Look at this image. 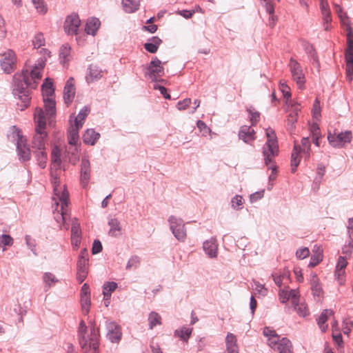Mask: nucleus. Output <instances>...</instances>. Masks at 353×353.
<instances>
[{"mask_svg": "<svg viewBox=\"0 0 353 353\" xmlns=\"http://www.w3.org/2000/svg\"><path fill=\"white\" fill-rule=\"evenodd\" d=\"M60 165L59 151L57 148H54L52 152L51 159V181L54 187L52 200L55 205L53 216L54 220L60 225V229L68 230L69 224L67 221L70 218L68 210L69 194L65 185H61L59 181V175L61 173Z\"/></svg>", "mask_w": 353, "mask_h": 353, "instance_id": "f257e3e1", "label": "nucleus"}, {"mask_svg": "<svg viewBox=\"0 0 353 353\" xmlns=\"http://www.w3.org/2000/svg\"><path fill=\"white\" fill-rule=\"evenodd\" d=\"M34 122L35 125V134L32 139V148L35 150L45 149L47 132L46 131L47 122L44 110L41 108H37L34 113Z\"/></svg>", "mask_w": 353, "mask_h": 353, "instance_id": "f03ea898", "label": "nucleus"}, {"mask_svg": "<svg viewBox=\"0 0 353 353\" xmlns=\"http://www.w3.org/2000/svg\"><path fill=\"white\" fill-rule=\"evenodd\" d=\"M79 343L85 353L92 351L93 353H98L99 347V330L93 325L90 328V334H87V327L83 321L79 324L78 330Z\"/></svg>", "mask_w": 353, "mask_h": 353, "instance_id": "7ed1b4c3", "label": "nucleus"}, {"mask_svg": "<svg viewBox=\"0 0 353 353\" xmlns=\"http://www.w3.org/2000/svg\"><path fill=\"white\" fill-rule=\"evenodd\" d=\"M279 300L285 303L289 300L294 306V310L301 316H305L309 314V310L304 302L300 301V293L298 290H292L290 288L281 290L279 292Z\"/></svg>", "mask_w": 353, "mask_h": 353, "instance_id": "20e7f679", "label": "nucleus"}, {"mask_svg": "<svg viewBox=\"0 0 353 353\" xmlns=\"http://www.w3.org/2000/svg\"><path fill=\"white\" fill-rule=\"evenodd\" d=\"M41 90L45 108V115L48 117L49 123H50L51 119L56 113L54 90L53 88L52 81L50 79H46L42 85Z\"/></svg>", "mask_w": 353, "mask_h": 353, "instance_id": "39448f33", "label": "nucleus"}, {"mask_svg": "<svg viewBox=\"0 0 353 353\" xmlns=\"http://www.w3.org/2000/svg\"><path fill=\"white\" fill-rule=\"evenodd\" d=\"M263 334L268 337V344L271 348L279 353H293L292 345L290 341L286 338L280 339L275 330L270 327H265Z\"/></svg>", "mask_w": 353, "mask_h": 353, "instance_id": "423d86ee", "label": "nucleus"}, {"mask_svg": "<svg viewBox=\"0 0 353 353\" xmlns=\"http://www.w3.org/2000/svg\"><path fill=\"white\" fill-rule=\"evenodd\" d=\"M311 143L308 137L301 139V144L294 142V148L291 154V172H295L301 161V154L305 160L310 157Z\"/></svg>", "mask_w": 353, "mask_h": 353, "instance_id": "0eeeda50", "label": "nucleus"}, {"mask_svg": "<svg viewBox=\"0 0 353 353\" xmlns=\"http://www.w3.org/2000/svg\"><path fill=\"white\" fill-rule=\"evenodd\" d=\"M268 141L263 147V156L265 163L270 168L274 170L275 166L273 163V158L278 154L279 146L274 131L271 128L266 130Z\"/></svg>", "mask_w": 353, "mask_h": 353, "instance_id": "6e6552de", "label": "nucleus"}, {"mask_svg": "<svg viewBox=\"0 0 353 353\" xmlns=\"http://www.w3.org/2000/svg\"><path fill=\"white\" fill-rule=\"evenodd\" d=\"M45 66V61H39L30 70L26 69L22 72V79L28 88L34 89L37 88L42 77V72Z\"/></svg>", "mask_w": 353, "mask_h": 353, "instance_id": "1a4fd4ad", "label": "nucleus"}, {"mask_svg": "<svg viewBox=\"0 0 353 353\" xmlns=\"http://www.w3.org/2000/svg\"><path fill=\"white\" fill-rule=\"evenodd\" d=\"M1 69L6 73L12 72L17 68V57L14 52L8 50L3 53L0 59Z\"/></svg>", "mask_w": 353, "mask_h": 353, "instance_id": "9d476101", "label": "nucleus"}, {"mask_svg": "<svg viewBox=\"0 0 353 353\" xmlns=\"http://www.w3.org/2000/svg\"><path fill=\"white\" fill-rule=\"evenodd\" d=\"M289 68L293 80L296 81L299 88H303L305 78L301 64L296 60L291 58L289 63Z\"/></svg>", "mask_w": 353, "mask_h": 353, "instance_id": "9b49d317", "label": "nucleus"}, {"mask_svg": "<svg viewBox=\"0 0 353 353\" xmlns=\"http://www.w3.org/2000/svg\"><path fill=\"white\" fill-rule=\"evenodd\" d=\"M170 229L174 236L181 241H184L186 238V230L183 221L176 216H172L169 219Z\"/></svg>", "mask_w": 353, "mask_h": 353, "instance_id": "f8f14e48", "label": "nucleus"}, {"mask_svg": "<svg viewBox=\"0 0 353 353\" xmlns=\"http://www.w3.org/2000/svg\"><path fill=\"white\" fill-rule=\"evenodd\" d=\"M147 75L152 81H159L164 75L163 63L157 57H154L150 63Z\"/></svg>", "mask_w": 353, "mask_h": 353, "instance_id": "ddd939ff", "label": "nucleus"}, {"mask_svg": "<svg viewBox=\"0 0 353 353\" xmlns=\"http://www.w3.org/2000/svg\"><path fill=\"white\" fill-rule=\"evenodd\" d=\"M352 139L351 131H345L338 134L328 133L327 140L331 145L335 148H342L347 143H350Z\"/></svg>", "mask_w": 353, "mask_h": 353, "instance_id": "4468645a", "label": "nucleus"}, {"mask_svg": "<svg viewBox=\"0 0 353 353\" xmlns=\"http://www.w3.org/2000/svg\"><path fill=\"white\" fill-rule=\"evenodd\" d=\"M14 94L17 96L18 102L17 105L20 110H23L27 108L30 103V90L29 88H24L23 85L21 86L17 85V88L14 89Z\"/></svg>", "mask_w": 353, "mask_h": 353, "instance_id": "2eb2a0df", "label": "nucleus"}, {"mask_svg": "<svg viewBox=\"0 0 353 353\" xmlns=\"http://www.w3.org/2000/svg\"><path fill=\"white\" fill-rule=\"evenodd\" d=\"M85 254L87 255L86 250H81L77 261V279L79 283H82L85 279L88 273V259Z\"/></svg>", "mask_w": 353, "mask_h": 353, "instance_id": "dca6fc26", "label": "nucleus"}, {"mask_svg": "<svg viewBox=\"0 0 353 353\" xmlns=\"http://www.w3.org/2000/svg\"><path fill=\"white\" fill-rule=\"evenodd\" d=\"M105 73H106V71L103 70L98 64L92 63L87 69L85 80L88 83L94 82L102 78Z\"/></svg>", "mask_w": 353, "mask_h": 353, "instance_id": "f3484780", "label": "nucleus"}, {"mask_svg": "<svg viewBox=\"0 0 353 353\" xmlns=\"http://www.w3.org/2000/svg\"><path fill=\"white\" fill-rule=\"evenodd\" d=\"M80 24L81 21L79 16L72 14L67 17L64 23V29L69 34H77Z\"/></svg>", "mask_w": 353, "mask_h": 353, "instance_id": "a211bd4d", "label": "nucleus"}, {"mask_svg": "<svg viewBox=\"0 0 353 353\" xmlns=\"http://www.w3.org/2000/svg\"><path fill=\"white\" fill-rule=\"evenodd\" d=\"M239 139L250 144L256 139V132L250 126L243 125L239 132Z\"/></svg>", "mask_w": 353, "mask_h": 353, "instance_id": "6ab92c4d", "label": "nucleus"}, {"mask_svg": "<svg viewBox=\"0 0 353 353\" xmlns=\"http://www.w3.org/2000/svg\"><path fill=\"white\" fill-rule=\"evenodd\" d=\"M75 94V88L74 85V79L70 78L66 83L64 91H63V99L65 103L69 105L73 100Z\"/></svg>", "mask_w": 353, "mask_h": 353, "instance_id": "aec40b11", "label": "nucleus"}, {"mask_svg": "<svg viewBox=\"0 0 353 353\" xmlns=\"http://www.w3.org/2000/svg\"><path fill=\"white\" fill-rule=\"evenodd\" d=\"M108 336L112 342H118L121 337V328L115 323L110 322L107 325Z\"/></svg>", "mask_w": 353, "mask_h": 353, "instance_id": "412c9836", "label": "nucleus"}, {"mask_svg": "<svg viewBox=\"0 0 353 353\" xmlns=\"http://www.w3.org/2000/svg\"><path fill=\"white\" fill-rule=\"evenodd\" d=\"M273 280L276 285L280 288V290L288 288L285 286L290 281V273L289 272H283L282 274L280 272H274L272 274Z\"/></svg>", "mask_w": 353, "mask_h": 353, "instance_id": "4be33fe9", "label": "nucleus"}, {"mask_svg": "<svg viewBox=\"0 0 353 353\" xmlns=\"http://www.w3.org/2000/svg\"><path fill=\"white\" fill-rule=\"evenodd\" d=\"M320 7L324 21V28L325 30H328L330 29L329 23L332 21V18L327 0H321Z\"/></svg>", "mask_w": 353, "mask_h": 353, "instance_id": "5701e85b", "label": "nucleus"}, {"mask_svg": "<svg viewBox=\"0 0 353 353\" xmlns=\"http://www.w3.org/2000/svg\"><path fill=\"white\" fill-rule=\"evenodd\" d=\"M203 250L210 258H215L217 256L218 245L214 239H210L203 243Z\"/></svg>", "mask_w": 353, "mask_h": 353, "instance_id": "b1692460", "label": "nucleus"}, {"mask_svg": "<svg viewBox=\"0 0 353 353\" xmlns=\"http://www.w3.org/2000/svg\"><path fill=\"white\" fill-rule=\"evenodd\" d=\"M81 127L71 124L68 130V139L70 145H77L79 141V130Z\"/></svg>", "mask_w": 353, "mask_h": 353, "instance_id": "393cba45", "label": "nucleus"}, {"mask_svg": "<svg viewBox=\"0 0 353 353\" xmlns=\"http://www.w3.org/2000/svg\"><path fill=\"white\" fill-rule=\"evenodd\" d=\"M226 351L228 353H239V348L236 345V337L232 333H228L226 339Z\"/></svg>", "mask_w": 353, "mask_h": 353, "instance_id": "a878e982", "label": "nucleus"}, {"mask_svg": "<svg viewBox=\"0 0 353 353\" xmlns=\"http://www.w3.org/2000/svg\"><path fill=\"white\" fill-rule=\"evenodd\" d=\"M100 134L93 129L87 130L83 135V142L86 144L93 145L99 139Z\"/></svg>", "mask_w": 353, "mask_h": 353, "instance_id": "bb28decb", "label": "nucleus"}, {"mask_svg": "<svg viewBox=\"0 0 353 353\" xmlns=\"http://www.w3.org/2000/svg\"><path fill=\"white\" fill-rule=\"evenodd\" d=\"M334 312L331 310H324L319 319H317V323L322 332H325L327 330V325L325 324L329 316H332Z\"/></svg>", "mask_w": 353, "mask_h": 353, "instance_id": "cd10ccee", "label": "nucleus"}, {"mask_svg": "<svg viewBox=\"0 0 353 353\" xmlns=\"http://www.w3.org/2000/svg\"><path fill=\"white\" fill-rule=\"evenodd\" d=\"M311 283V289L312 290L313 295L314 296H322L323 292L321 288V286L319 284V279L316 274H313L311 276L310 279Z\"/></svg>", "mask_w": 353, "mask_h": 353, "instance_id": "c85d7f7f", "label": "nucleus"}, {"mask_svg": "<svg viewBox=\"0 0 353 353\" xmlns=\"http://www.w3.org/2000/svg\"><path fill=\"white\" fill-rule=\"evenodd\" d=\"M90 178V162L86 158H83L81 163V179L86 183Z\"/></svg>", "mask_w": 353, "mask_h": 353, "instance_id": "c756f323", "label": "nucleus"}, {"mask_svg": "<svg viewBox=\"0 0 353 353\" xmlns=\"http://www.w3.org/2000/svg\"><path fill=\"white\" fill-rule=\"evenodd\" d=\"M100 21L97 18H91L88 20L85 30L88 34L94 35L100 26Z\"/></svg>", "mask_w": 353, "mask_h": 353, "instance_id": "7c9ffc66", "label": "nucleus"}, {"mask_svg": "<svg viewBox=\"0 0 353 353\" xmlns=\"http://www.w3.org/2000/svg\"><path fill=\"white\" fill-rule=\"evenodd\" d=\"M122 5L126 12L132 13L139 9V0H123Z\"/></svg>", "mask_w": 353, "mask_h": 353, "instance_id": "2f4dec72", "label": "nucleus"}, {"mask_svg": "<svg viewBox=\"0 0 353 353\" xmlns=\"http://www.w3.org/2000/svg\"><path fill=\"white\" fill-rule=\"evenodd\" d=\"M70 51L71 48L68 45H63L60 49L59 57L63 66H65L70 60Z\"/></svg>", "mask_w": 353, "mask_h": 353, "instance_id": "473e14b6", "label": "nucleus"}, {"mask_svg": "<svg viewBox=\"0 0 353 353\" xmlns=\"http://www.w3.org/2000/svg\"><path fill=\"white\" fill-rule=\"evenodd\" d=\"M161 43V40L159 37H154L150 42L145 43L144 47L150 53H155Z\"/></svg>", "mask_w": 353, "mask_h": 353, "instance_id": "72a5a7b5", "label": "nucleus"}, {"mask_svg": "<svg viewBox=\"0 0 353 353\" xmlns=\"http://www.w3.org/2000/svg\"><path fill=\"white\" fill-rule=\"evenodd\" d=\"M90 111V109L88 107H83L75 118L74 124L82 128L84 121L88 115Z\"/></svg>", "mask_w": 353, "mask_h": 353, "instance_id": "f704fd0d", "label": "nucleus"}, {"mask_svg": "<svg viewBox=\"0 0 353 353\" xmlns=\"http://www.w3.org/2000/svg\"><path fill=\"white\" fill-rule=\"evenodd\" d=\"M345 61H346V74L347 78L349 81L352 79V76L353 75V54L350 53L345 54Z\"/></svg>", "mask_w": 353, "mask_h": 353, "instance_id": "c9c22d12", "label": "nucleus"}, {"mask_svg": "<svg viewBox=\"0 0 353 353\" xmlns=\"http://www.w3.org/2000/svg\"><path fill=\"white\" fill-rule=\"evenodd\" d=\"M13 137L17 141V148H21V146L27 145V140L25 137L23 136L21 131L13 126Z\"/></svg>", "mask_w": 353, "mask_h": 353, "instance_id": "e433bc0d", "label": "nucleus"}, {"mask_svg": "<svg viewBox=\"0 0 353 353\" xmlns=\"http://www.w3.org/2000/svg\"><path fill=\"white\" fill-rule=\"evenodd\" d=\"M347 32V46L345 49V54L350 53L353 54V30L350 26L345 28Z\"/></svg>", "mask_w": 353, "mask_h": 353, "instance_id": "4c0bfd02", "label": "nucleus"}, {"mask_svg": "<svg viewBox=\"0 0 353 353\" xmlns=\"http://www.w3.org/2000/svg\"><path fill=\"white\" fill-rule=\"evenodd\" d=\"M109 225L110 226L109 230V234L112 236H117L121 234V227L119 221L116 219H112L109 221Z\"/></svg>", "mask_w": 353, "mask_h": 353, "instance_id": "58836bf2", "label": "nucleus"}, {"mask_svg": "<svg viewBox=\"0 0 353 353\" xmlns=\"http://www.w3.org/2000/svg\"><path fill=\"white\" fill-rule=\"evenodd\" d=\"M34 152L38 161L39 165L41 168H46L47 162V152H46V148L37 149Z\"/></svg>", "mask_w": 353, "mask_h": 353, "instance_id": "ea45409f", "label": "nucleus"}, {"mask_svg": "<svg viewBox=\"0 0 353 353\" xmlns=\"http://www.w3.org/2000/svg\"><path fill=\"white\" fill-rule=\"evenodd\" d=\"M335 6V12L338 14L339 18L340 19L341 23L345 28L347 26H350V19L347 17V14L343 11V9L339 5H334Z\"/></svg>", "mask_w": 353, "mask_h": 353, "instance_id": "a19ab883", "label": "nucleus"}, {"mask_svg": "<svg viewBox=\"0 0 353 353\" xmlns=\"http://www.w3.org/2000/svg\"><path fill=\"white\" fill-rule=\"evenodd\" d=\"M117 288V284L115 282H107L103 285V294L105 299L108 300L110 298L111 293L114 292Z\"/></svg>", "mask_w": 353, "mask_h": 353, "instance_id": "79ce46f5", "label": "nucleus"}, {"mask_svg": "<svg viewBox=\"0 0 353 353\" xmlns=\"http://www.w3.org/2000/svg\"><path fill=\"white\" fill-rule=\"evenodd\" d=\"M148 321L150 328L152 329L155 325H160L161 323V317L158 313L152 312L150 314Z\"/></svg>", "mask_w": 353, "mask_h": 353, "instance_id": "37998d69", "label": "nucleus"}, {"mask_svg": "<svg viewBox=\"0 0 353 353\" xmlns=\"http://www.w3.org/2000/svg\"><path fill=\"white\" fill-rule=\"evenodd\" d=\"M71 236H81L80 223L76 218L72 221Z\"/></svg>", "mask_w": 353, "mask_h": 353, "instance_id": "c03bdc74", "label": "nucleus"}, {"mask_svg": "<svg viewBox=\"0 0 353 353\" xmlns=\"http://www.w3.org/2000/svg\"><path fill=\"white\" fill-rule=\"evenodd\" d=\"M192 329L183 327L181 330H176V334L183 341H187L192 333Z\"/></svg>", "mask_w": 353, "mask_h": 353, "instance_id": "a18cd8bd", "label": "nucleus"}, {"mask_svg": "<svg viewBox=\"0 0 353 353\" xmlns=\"http://www.w3.org/2000/svg\"><path fill=\"white\" fill-rule=\"evenodd\" d=\"M43 281L49 287H52L55 283L59 282V280L52 273L46 272L43 275Z\"/></svg>", "mask_w": 353, "mask_h": 353, "instance_id": "49530a36", "label": "nucleus"}, {"mask_svg": "<svg viewBox=\"0 0 353 353\" xmlns=\"http://www.w3.org/2000/svg\"><path fill=\"white\" fill-rule=\"evenodd\" d=\"M280 90L283 93V96L285 99V104H288L289 101L291 99L290 88L285 83H280Z\"/></svg>", "mask_w": 353, "mask_h": 353, "instance_id": "de8ad7c7", "label": "nucleus"}, {"mask_svg": "<svg viewBox=\"0 0 353 353\" xmlns=\"http://www.w3.org/2000/svg\"><path fill=\"white\" fill-rule=\"evenodd\" d=\"M253 289L255 291V294H259L264 296L268 293V289L265 288L263 285L261 284L258 281H254Z\"/></svg>", "mask_w": 353, "mask_h": 353, "instance_id": "09e8293b", "label": "nucleus"}, {"mask_svg": "<svg viewBox=\"0 0 353 353\" xmlns=\"http://www.w3.org/2000/svg\"><path fill=\"white\" fill-rule=\"evenodd\" d=\"M19 155L23 161H28L30 158V150L28 145L21 146V148H17Z\"/></svg>", "mask_w": 353, "mask_h": 353, "instance_id": "8fccbe9b", "label": "nucleus"}, {"mask_svg": "<svg viewBox=\"0 0 353 353\" xmlns=\"http://www.w3.org/2000/svg\"><path fill=\"white\" fill-rule=\"evenodd\" d=\"M90 296H81V304L83 313L86 315L88 314L90 311Z\"/></svg>", "mask_w": 353, "mask_h": 353, "instance_id": "3c124183", "label": "nucleus"}, {"mask_svg": "<svg viewBox=\"0 0 353 353\" xmlns=\"http://www.w3.org/2000/svg\"><path fill=\"white\" fill-rule=\"evenodd\" d=\"M248 112L250 114V120L252 125H256L259 121L260 113L252 108H248Z\"/></svg>", "mask_w": 353, "mask_h": 353, "instance_id": "603ef678", "label": "nucleus"}, {"mask_svg": "<svg viewBox=\"0 0 353 353\" xmlns=\"http://www.w3.org/2000/svg\"><path fill=\"white\" fill-rule=\"evenodd\" d=\"M34 47L35 48H39L45 45V39L42 33H37L32 41Z\"/></svg>", "mask_w": 353, "mask_h": 353, "instance_id": "864d4df0", "label": "nucleus"}, {"mask_svg": "<svg viewBox=\"0 0 353 353\" xmlns=\"http://www.w3.org/2000/svg\"><path fill=\"white\" fill-rule=\"evenodd\" d=\"M32 3L34 5L35 8L37 10L41 13L45 14L46 13L48 8L43 1V0H32Z\"/></svg>", "mask_w": 353, "mask_h": 353, "instance_id": "5fc2aeb1", "label": "nucleus"}, {"mask_svg": "<svg viewBox=\"0 0 353 353\" xmlns=\"http://www.w3.org/2000/svg\"><path fill=\"white\" fill-rule=\"evenodd\" d=\"M13 239L8 234L0 236V248L3 246H11L13 244Z\"/></svg>", "mask_w": 353, "mask_h": 353, "instance_id": "6e6d98bb", "label": "nucleus"}, {"mask_svg": "<svg viewBox=\"0 0 353 353\" xmlns=\"http://www.w3.org/2000/svg\"><path fill=\"white\" fill-rule=\"evenodd\" d=\"M140 259L137 256H132L126 265V269L130 270L132 268H137L140 265Z\"/></svg>", "mask_w": 353, "mask_h": 353, "instance_id": "4d7b16f0", "label": "nucleus"}, {"mask_svg": "<svg viewBox=\"0 0 353 353\" xmlns=\"http://www.w3.org/2000/svg\"><path fill=\"white\" fill-rule=\"evenodd\" d=\"M288 106V111L298 115L299 112L301 110L300 105L294 103L292 100H290L288 104H286Z\"/></svg>", "mask_w": 353, "mask_h": 353, "instance_id": "13d9d810", "label": "nucleus"}, {"mask_svg": "<svg viewBox=\"0 0 353 353\" xmlns=\"http://www.w3.org/2000/svg\"><path fill=\"white\" fill-rule=\"evenodd\" d=\"M265 9H266L267 12L270 15V19L272 21V22H270V25L271 26H274V21H275V19H274L275 17L274 16V5L271 2H268L265 4Z\"/></svg>", "mask_w": 353, "mask_h": 353, "instance_id": "bf43d9fd", "label": "nucleus"}, {"mask_svg": "<svg viewBox=\"0 0 353 353\" xmlns=\"http://www.w3.org/2000/svg\"><path fill=\"white\" fill-rule=\"evenodd\" d=\"M323 259V255L321 252L317 253L316 254L313 255L311 257L309 266L311 268H314Z\"/></svg>", "mask_w": 353, "mask_h": 353, "instance_id": "052dcab7", "label": "nucleus"}, {"mask_svg": "<svg viewBox=\"0 0 353 353\" xmlns=\"http://www.w3.org/2000/svg\"><path fill=\"white\" fill-rule=\"evenodd\" d=\"M190 104L191 99L190 98H186L183 101H179L176 104V108L179 110L181 111L187 109Z\"/></svg>", "mask_w": 353, "mask_h": 353, "instance_id": "680f3d73", "label": "nucleus"}, {"mask_svg": "<svg viewBox=\"0 0 353 353\" xmlns=\"http://www.w3.org/2000/svg\"><path fill=\"white\" fill-rule=\"evenodd\" d=\"M310 254V250L307 248H303L298 250L296 252V256L299 259H304Z\"/></svg>", "mask_w": 353, "mask_h": 353, "instance_id": "e2e57ef3", "label": "nucleus"}, {"mask_svg": "<svg viewBox=\"0 0 353 353\" xmlns=\"http://www.w3.org/2000/svg\"><path fill=\"white\" fill-rule=\"evenodd\" d=\"M345 270L336 269L335 270V277L340 285H343L345 283Z\"/></svg>", "mask_w": 353, "mask_h": 353, "instance_id": "0e129e2a", "label": "nucleus"}, {"mask_svg": "<svg viewBox=\"0 0 353 353\" xmlns=\"http://www.w3.org/2000/svg\"><path fill=\"white\" fill-rule=\"evenodd\" d=\"M312 114L315 119H319V117L321 116V107L318 99L315 100L313 105Z\"/></svg>", "mask_w": 353, "mask_h": 353, "instance_id": "69168bd1", "label": "nucleus"}, {"mask_svg": "<svg viewBox=\"0 0 353 353\" xmlns=\"http://www.w3.org/2000/svg\"><path fill=\"white\" fill-rule=\"evenodd\" d=\"M197 127L201 131V132H202L203 136H206L210 132V129L208 128L205 123L202 121H198Z\"/></svg>", "mask_w": 353, "mask_h": 353, "instance_id": "338daca9", "label": "nucleus"}, {"mask_svg": "<svg viewBox=\"0 0 353 353\" xmlns=\"http://www.w3.org/2000/svg\"><path fill=\"white\" fill-rule=\"evenodd\" d=\"M243 197L239 195H236L232 200V206L233 208H239L243 205Z\"/></svg>", "mask_w": 353, "mask_h": 353, "instance_id": "774afa93", "label": "nucleus"}]
</instances>
